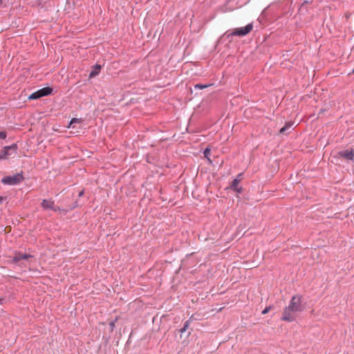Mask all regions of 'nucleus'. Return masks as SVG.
<instances>
[{
	"label": "nucleus",
	"mask_w": 354,
	"mask_h": 354,
	"mask_svg": "<svg viewBox=\"0 0 354 354\" xmlns=\"http://www.w3.org/2000/svg\"><path fill=\"white\" fill-rule=\"evenodd\" d=\"M7 136L6 131H0V139H5Z\"/></svg>",
	"instance_id": "obj_16"
},
{
	"label": "nucleus",
	"mask_w": 354,
	"mask_h": 354,
	"mask_svg": "<svg viewBox=\"0 0 354 354\" xmlns=\"http://www.w3.org/2000/svg\"><path fill=\"white\" fill-rule=\"evenodd\" d=\"M24 180L22 175L17 174L12 176H7L1 180V183L8 185H17L20 183Z\"/></svg>",
	"instance_id": "obj_3"
},
{
	"label": "nucleus",
	"mask_w": 354,
	"mask_h": 354,
	"mask_svg": "<svg viewBox=\"0 0 354 354\" xmlns=\"http://www.w3.org/2000/svg\"><path fill=\"white\" fill-rule=\"evenodd\" d=\"M210 152H211V149L209 148H206L204 151V156L207 159V160L209 163H212V162L211 159L209 158Z\"/></svg>",
	"instance_id": "obj_13"
},
{
	"label": "nucleus",
	"mask_w": 354,
	"mask_h": 354,
	"mask_svg": "<svg viewBox=\"0 0 354 354\" xmlns=\"http://www.w3.org/2000/svg\"><path fill=\"white\" fill-rule=\"evenodd\" d=\"M352 73H354V68H353V70Z\"/></svg>",
	"instance_id": "obj_20"
},
{
	"label": "nucleus",
	"mask_w": 354,
	"mask_h": 354,
	"mask_svg": "<svg viewBox=\"0 0 354 354\" xmlns=\"http://www.w3.org/2000/svg\"><path fill=\"white\" fill-rule=\"evenodd\" d=\"M81 122H82L81 119H79V118H73V119L71 120V122H70V123H69V124H68V128H73V124H76V123H80Z\"/></svg>",
	"instance_id": "obj_12"
},
{
	"label": "nucleus",
	"mask_w": 354,
	"mask_h": 354,
	"mask_svg": "<svg viewBox=\"0 0 354 354\" xmlns=\"http://www.w3.org/2000/svg\"><path fill=\"white\" fill-rule=\"evenodd\" d=\"M302 297L300 295H294L289 304L283 311L281 320L288 322L295 321L297 318V313L304 310Z\"/></svg>",
	"instance_id": "obj_1"
},
{
	"label": "nucleus",
	"mask_w": 354,
	"mask_h": 354,
	"mask_svg": "<svg viewBox=\"0 0 354 354\" xmlns=\"http://www.w3.org/2000/svg\"><path fill=\"white\" fill-rule=\"evenodd\" d=\"M29 258H32V256L26 254L17 253L15 254V257H13V261L17 263L21 259H28Z\"/></svg>",
	"instance_id": "obj_8"
},
{
	"label": "nucleus",
	"mask_w": 354,
	"mask_h": 354,
	"mask_svg": "<svg viewBox=\"0 0 354 354\" xmlns=\"http://www.w3.org/2000/svg\"><path fill=\"white\" fill-rule=\"evenodd\" d=\"M53 89L50 87H45V88H43L40 90H38L37 91L32 93L30 97H29V99L30 100H36V99H38L39 97H41L43 96H46V95H48L51 93Z\"/></svg>",
	"instance_id": "obj_4"
},
{
	"label": "nucleus",
	"mask_w": 354,
	"mask_h": 354,
	"mask_svg": "<svg viewBox=\"0 0 354 354\" xmlns=\"http://www.w3.org/2000/svg\"><path fill=\"white\" fill-rule=\"evenodd\" d=\"M41 207L44 209H52L55 212L59 209V207L55 206L54 201L51 199H44L41 203Z\"/></svg>",
	"instance_id": "obj_6"
},
{
	"label": "nucleus",
	"mask_w": 354,
	"mask_h": 354,
	"mask_svg": "<svg viewBox=\"0 0 354 354\" xmlns=\"http://www.w3.org/2000/svg\"><path fill=\"white\" fill-rule=\"evenodd\" d=\"M188 326H189V322H186L185 325H184V326H183V328H182L180 329V333H183L185 332L187 330Z\"/></svg>",
	"instance_id": "obj_14"
},
{
	"label": "nucleus",
	"mask_w": 354,
	"mask_h": 354,
	"mask_svg": "<svg viewBox=\"0 0 354 354\" xmlns=\"http://www.w3.org/2000/svg\"><path fill=\"white\" fill-rule=\"evenodd\" d=\"M292 125H293V122H286V124L284 125V127H283L280 129L279 133L281 134L285 133L286 132V131H288L292 127Z\"/></svg>",
	"instance_id": "obj_11"
},
{
	"label": "nucleus",
	"mask_w": 354,
	"mask_h": 354,
	"mask_svg": "<svg viewBox=\"0 0 354 354\" xmlns=\"http://www.w3.org/2000/svg\"><path fill=\"white\" fill-rule=\"evenodd\" d=\"M82 195H83V192H80L79 193V196H82Z\"/></svg>",
	"instance_id": "obj_19"
},
{
	"label": "nucleus",
	"mask_w": 354,
	"mask_h": 354,
	"mask_svg": "<svg viewBox=\"0 0 354 354\" xmlns=\"http://www.w3.org/2000/svg\"><path fill=\"white\" fill-rule=\"evenodd\" d=\"M241 179L235 178L231 185V188L233 189L235 192L238 193H241L242 192V187H239L238 185L240 183Z\"/></svg>",
	"instance_id": "obj_9"
},
{
	"label": "nucleus",
	"mask_w": 354,
	"mask_h": 354,
	"mask_svg": "<svg viewBox=\"0 0 354 354\" xmlns=\"http://www.w3.org/2000/svg\"><path fill=\"white\" fill-rule=\"evenodd\" d=\"M209 85H206V84H196L195 85V88H200V89H203V88H207L208 87Z\"/></svg>",
	"instance_id": "obj_15"
},
{
	"label": "nucleus",
	"mask_w": 354,
	"mask_h": 354,
	"mask_svg": "<svg viewBox=\"0 0 354 354\" xmlns=\"http://www.w3.org/2000/svg\"><path fill=\"white\" fill-rule=\"evenodd\" d=\"M339 155L346 160H352L354 158V150L353 149H346L339 152Z\"/></svg>",
	"instance_id": "obj_7"
},
{
	"label": "nucleus",
	"mask_w": 354,
	"mask_h": 354,
	"mask_svg": "<svg viewBox=\"0 0 354 354\" xmlns=\"http://www.w3.org/2000/svg\"><path fill=\"white\" fill-rule=\"evenodd\" d=\"M101 70V66L100 65H95L94 69L90 73L89 77H94L97 75L99 74L100 71Z\"/></svg>",
	"instance_id": "obj_10"
},
{
	"label": "nucleus",
	"mask_w": 354,
	"mask_h": 354,
	"mask_svg": "<svg viewBox=\"0 0 354 354\" xmlns=\"http://www.w3.org/2000/svg\"><path fill=\"white\" fill-rule=\"evenodd\" d=\"M17 145L16 144H13L10 146H6L3 147V150L0 153V160L7 158L10 155V151L12 150L15 153L17 151Z\"/></svg>",
	"instance_id": "obj_5"
},
{
	"label": "nucleus",
	"mask_w": 354,
	"mask_h": 354,
	"mask_svg": "<svg viewBox=\"0 0 354 354\" xmlns=\"http://www.w3.org/2000/svg\"><path fill=\"white\" fill-rule=\"evenodd\" d=\"M110 327L111 328V330H113V328H115V322H111L110 324Z\"/></svg>",
	"instance_id": "obj_18"
},
{
	"label": "nucleus",
	"mask_w": 354,
	"mask_h": 354,
	"mask_svg": "<svg viewBox=\"0 0 354 354\" xmlns=\"http://www.w3.org/2000/svg\"><path fill=\"white\" fill-rule=\"evenodd\" d=\"M253 29V24H248L245 27L237 28L232 30L230 35L243 37L250 33Z\"/></svg>",
	"instance_id": "obj_2"
},
{
	"label": "nucleus",
	"mask_w": 354,
	"mask_h": 354,
	"mask_svg": "<svg viewBox=\"0 0 354 354\" xmlns=\"http://www.w3.org/2000/svg\"><path fill=\"white\" fill-rule=\"evenodd\" d=\"M271 309V306H268L266 307L263 311H262V314L263 315H266L267 314Z\"/></svg>",
	"instance_id": "obj_17"
}]
</instances>
